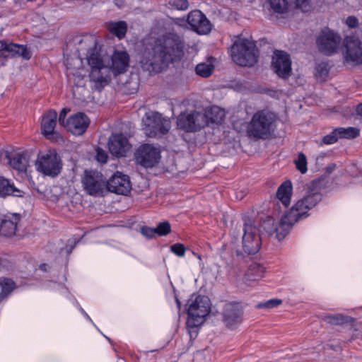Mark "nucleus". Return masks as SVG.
<instances>
[{
    "label": "nucleus",
    "mask_w": 362,
    "mask_h": 362,
    "mask_svg": "<svg viewBox=\"0 0 362 362\" xmlns=\"http://www.w3.org/2000/svg\"><path fill=\"white\" fill-rule=\"evenodd\" d=\"M305 190V192L303 197L285 212L277 226L275 224L274 219L271 216H267L263 220L258 227L259 234L267 235L276 234V238L279 240H282L296 222L307 218L309 216V211L322 200V195L318 182L315 181L307 185Z\"/></svg>",
    "instance_id": "f257e3e1"
},
{
    "label": "nucleus",
    "mask_w": 362,
    "mask_h": 362,
    "mask_svg": "<svg viewBox=\"0 0 362 362\" xmlns=\"http://www.w3.org/2000/svg\"><path fill=\"white\" fill-rule=\"evenodd\" d=\"M183 37L175 33H168L158 37L151 49L143 52L140 66L150 74L160 73L170 63L180 61L185 54Z\"/></svg>",
    "instance_id": "f03ea898"
},
{
    "label": "nucleus",
    "mask_w": 362,
    "mask_h": 362,
    "mask_svg": "<svg viewBox=\"0 0 362 362\" xmlns=\"http://www.w3.org/2000/svg\"><path fill=\"white\" fill-rule=\"evenodd\" d=\"M86 60L90 67L89 78L94 89L100 91L114 76L124 74L129 67L130 57L126 51L115 49L111 55V65L107 64V57L101 54V47L96 40L88 50Z\"/></svg>",
    "instance_id": "7ed1b4c3"
},
{
    "label": "nucleus",
    "mask_w": 362,
    "mask_h": 362,
    "mask_svg": "<svg viewBox=\"0 0 362 362\" xmlns=\"http://www.w3.org/2000/svg\"><path fill=\"white\" fill-rule=\"evenodd\" d=\"M276 115L270 111L262 110L255 113L248 124L247 133L255 139H266L274 131Z\"/></svg>",
    "instance_id": "20e7f679"
},
{
    "label": "nucleus",
    "mask_w": 362,
    "mask_h": 362,
    "mask_svg": "<svg viewBox=\"0 0 362 362\" xmlns=\"http://www.w3.org/2000/svg\"><path fill=\"white\" fill-rule=\"evenodd\" d=\"M230 55L233 61L241 66H252L258 59V49L254 42L247 39H240L231 47Z\"/></svg>",
    "instance_id": "39448f33"
},
{
    "label": "nucleus",
    "mask_w": 362,
    "mask_h": 362,
    "mask_svg": "<svg viewBox=\"0 0 362 362\" xmlns=\"http://www.w3.org/2000/svg\"><path fill=\"white\" fill-rule=\"evenodd\" d=\"M187 326L194 329L201 325L211 311L210 300L207 296L198 295L188 301Z\"/></svg>",
    "instance_id": "423d86ee"
},
{
    "label": "nucleus",
    "mask_w": 362,
    "mask_h": 362,
    "mask_svg": "<svg viewBox=\"0 0 362 362\" xmlns=\"http://www.w3.org/2000/svg\"><path fill=\"white\" fill-rule=\"evenodd\" d=\"M35 165L38 172L51 177H57L62 169L61 158L53 149L39 152Z\"/></svg>",
    "instance_id": "0eeeda50"
},
{
    "label": "nucleus",
    "mask_w": 362,
    "mask_h": 362,
    "mask_svg": "<svg viewBox=\"0 0 362 362\" xmlns=\"http://www.w3.org/2000/svg\"><path fill=\"white\" fill-rule=\"evenodd\" d=\"M243 230L242 247L244 252L248 255H255L262 245L259 229L252 219L245 218Z\"/></svg>",
    "instance_id": "6e6552de"
},
{
    "label": "nucleus",
    "mask_w": 362,
    "mask_h": 362,
    "mask_svg": "<svg viewBox=\"0 0 362 362\" xmlns=\"http://www.w3.org/2000/svg\"><path fill=\"white\" fill-rule=\"evenodd\" d=\"M142 121L145 126L146 134L149 137L162 136L170 129V122L158 112H146Z\"/></svg>",
    "instance_id": "1a4fd4ad"
},
{
    "label": "nucleus",
    "mask_w": 362,
    "mask_h": 362,
    "mask_svg": "<svg viewBox=\"0 0 362 362\" xmlns=\"http://www.w3.org/2000/svg\"><path fill=\"white\" fill-rule=\"evenodd\" d=\"M316 44L320 52L330 57L338 53L341 45V37L338 33L327 28L320 32Z\"/></svg>",
    "instance_id": "9d476101"
},
{
    "label": "nucleus",
    "mask_w": 362,
    "mask_h": 362,
    "mask_svg": "<svg viewBox=\"0 0 362 362\" xmlns=\"http://www.w3.org/2000/svg\"><path fill=\"white\" fill-rule=\"evenodd\" d=\"M342 52L345 62L351 65L362 64V42L355 36H346L343 41Z\"/></svg>",
    "instance_id": "9b49d317"
},
{
    "label": "nucleus",
    "mask_w": 362,
    "mask_h": 362,
    "mask_svg": "<svg viewBox=\"0 0 362 362\" xmlns=\"http://www.w3.org/2000/svg\"><path fill=\"white\" fill-rule=\"evenodd\" d=\"M82 182L86 192L94 197L103 196L107 188L103 174L98 171L86 170Z\"/></svg>",
    "instance_id": "f8f14e48"
},
{
    "label": "nucleus",
    "mask_w": 362,
    "mask_h": 362,
    "mask_svg": "<svg viewBox=\"0 0 362 362\" xmlns=\"http://www.w3.org/2000/svg\"><path fill=\"white\" fill-rule=\"evenodd\" d=\"M204 118L203 113L199 111L184 112L177 117V124L186 132H194L205 127Z\"/></svg>",
    "instance_id": "ddd939ff"
},
{
    "label": "nucleus",
    "mask_w": 362,
    "mask_h": 362,
    "mask_svg": "<svg viewBox=\"0 0 362 362\" xmlns=\"http://www.w3.org/2000/svg\"><path fill=\"white\" fill-rule=\"evenodd\" d=\"M136 162L140 165L148 168L154 167L160 159V151L151 144L141 145L136 151Z\"/></svg>",
    "instance_id": "4468645a"
},
{
    "label": "nucleus",
    "mask_w": 362,
    "mask_h": 362,
    "mask_svg": "<svg viewBox=\"0 0 362 362\" xmlns=\"http://www.w3.org/2000/svg\"><path fill=\"white\" fill-rule=\"evenodd\" d=\"M66 281V277L64 275L62 277V280L59 282L54 281H45L42 284V287L45 289L50 290L56 292H59V293L69 300L72 302V303L78 309L80 313L83 315V316L89 321L99 331L100 329L98 327L95 325V324L93 322L90 317L88 315V313L84 310V309L80 305L78 302L76 300L74 296L70 293L69 289L66 288V286L64 284V281Z\"/></svg>",
    "instance_id": "2eb2a0df"
},
{
    "label": "nucleus",
    "mask_w": 362,
    "mask_h": 362,
    "mask_svg": "<svg viewBox=\"0 0 362 362\" xmlns=\"http://www.w3.org/2000/svg\"><path fill=\"white\" fill-rule=\"evenodd\" d=\"M13 57H22L24 59H30L31 53L26 45L15 43H7L0 40V62L4 66L7 59Z\"/></svg>",
    "instance_id": "dca6fc26"
},
{
    "label": "nucleus",
    "mask_w": 362,
    "mask_h": 362,
    "mask_svg": "<svg viewBox=\"0 0 362 362\" xmlns=\"http://www.w3.org/2000/svg\"><path fill=\"white\" fill-rule=\"evenodd\" d=\"M272 66L274 71L281 78H288L291 74V59L286 52L276 50L272 56Z\"/></svg>",
    "instance_id": "f3484780"
},
{
    "label": "nucleus",
    "mask_w": 362,
    "mask_h": 362,
    "mask_svg": "<svg viewBox=\"0 0 362 362\" xmlns=\"http://www.w3.org/2000/svg\"><path fill=\"white\" fill-rule=\"evenodd\" d=\"M106 185L108 191L117 194L127 195L132 189L129 176L118 171L106 182Z\"/></svg>",
    "instance_id": "a211bd4d"
},
{
    "label": "nucleus",
    "mask_w": 362,
    "mask_h": 362,
    "mask_svg": "<svg viewBox=\"0 0 362 362\" xmlns=\"http://www.w3.org/2000/svg\"><path fill=\"white\" fill-rule=\"evenodd\" d=\"M187 21L191 29L199 35L208 34L211 30L210 21L199 10L189 13Z\"/></svg>",
    "instance_id": "6ab92c4d"
},
{
    "label": "nucleus",
    "mask_w": 362,
    "mask_h": 362,
    "mask_svg": "<svg viewBox=\"0 0 362 362\" xmlns=\"http://www.w3.org/2000/svg\"><path fill=\"white\" fill-rule=\"evenodd\" d=\"M90 123L89 117L83 112H78L70 116L66 121V128L75 136H81Z\"/></svg>",
    "instance_id": "aec40b11"
},
{
    "label": "nucleus",
    "mask_w": 362,
    "mask_h": 362,
    "mask_svg": "<svg viewBox=\"0 0 362 362\" xmlns=\"http://www.w3.org/2000/svg\"><path fill=\"white\" fill-rule=\"evenodd\" d=\"M21 220L19 214H8L0 217V235L6 238L17 236Z\"/></svg>",
    "instance_id": "412c9836"
},
{
    "label": "nucleus",
    "mask_w": 362,
    "mask_h": 362,
    "mask_svg": "<svg viewBox=\"0 0 362 362\" xmlns=\"http://www.w3.org/2000/svg\"><path fill=\"white\" fill-rule=\"evenodd\" d=\"M108 148L112 156L124 157L130 150L131 145L128 139L122 134H112L108 142Z\"/></svg>",
    "instance_id": "4be33fe9"
},
{
    "label": "nucleus",
    "mask_w": 362,
    "mask_h": 362,
    "mask_svg": "<svg viewBox=\"0 0 362 362\" xmlns=\"http://www.w3.org/2000/svg\"><path fill=\"white\" fill-rule=\"evenodd\" d=\"M242 314L243 311L239 303H226L223 310V321L227 327L233 329L240 322Z\"/></svg>",
    "instance_id": "5701e85b"
},
{
    "label": "nucleus",
    "mask_w": 362,
    "mask_h": 362,
    "mask_svg": "<svg viewBox=\"0 0 362 362\" xmlns=\"http://www.w3.org/2000/svg\"><path fill=\"white\" fill-rule=\"evenodd\" d=\"M57 122V113L54 110L46 112L42 118L41 132L42 134L50 139L54 134V129Z\"/></svg>",
    "instance_id": "b1692460"
},
{
    "label": "nucleus",
    "mask_w": 362,
    "mask_h": 362,
    "mask_svg": "<svg viewBox=\"0 0 362 362\" xmlns=\"http://www.w3.org/2000/svg\"><path fill=\"white\" fill-rule=\"evenodd\" d=\"M203 115L205 126H210L213 128L221 124L226 116L223 109L218 106H212L206 109Z\"/></svg>",
    "instance_id": "393cba45"
},
{
    "label": "nucleus",
    "mask_w": 362,
    "mask_h": 362,
    "mask_svg": "<svg viewBox=\"0 0 362 362\" xmlns=\"http://www.w3.org/2000/svg\"><path fill=\"white\" fill-rule=\"evenodd\" d=\"M10 165L19 172H25L28 166V158L23 151H17L7 156Z\"/></svg>",
    "instance_id": "a878e982"
},
{
    "label": "nucleus",
    "mask_w": 362,
    "mask_h": 362,
    "mask_svg": "<svg viewBox=\"0 0 362 362\" xmlns=\"http://www.w3.org/2000/svg\"><path fill=\"white\" fill-rule=\"evenodd\" d=\"M293 194V185L290 180L284 181L278 188L276 192V198L285 207H288L291 204V196Z\"/></svg>",
    "instance_id": "bb28decb"
},
{
    "label": "nucleus",
    "mask_w": 362,
    "mask_h": 362,
    "mask_svg": "<svg viewBox=\"0 0 362 362\" xmlns=\"http://www.w3.org/2000/svg\"><path fill=\"white\" fill-rule=\"evenodd\" d=\"M8 195L22 197V191L16 187L9 180L0 176V197H5Z\"/></svg>",
    "instance_id": "cd10ccee"
},
{
    "label": "nucleus",
    "mask_w": 362,
    "mask_h": 362,
    "mask_svg": "<svg viewBox=\"0 0 362 362\" xmlns=\"http://www.w3.org/2000/svg\"><path fill=\"white\" fill-rule=\"evenodd\" d=\"M107 28L111 34L119 40L124 37L127 31V24L125 21H110L107 23Z\"/></svg>",
    "instance_id": "c85d7f7f"
},
{
    "label": "nucleus",
    "mask_w": 362,
    "mask_h": 362,
    "mask_svg": "<svg viewBox=\"0 0 362 362\" xmlns=\"http://www.w3.org/2000/svg\"><path fill=\"white\" fill-rule=\"evenodd\" d=\"M16 287V283L9 278H0V303L9 296Z\"/></svg>",
    "instance_id": "c756f323"
},
{
    "label": "nucleus",
    "mask_w": 362,
    "mask_h": 362,
    "mask_svg": "<svg viewBox=\"0 0 362 362\" xmlns=\"http://www.w3.org/2000/svg\"><path fill=\"white\" fill-rule=\"evenodd\" d=\"M264 272L265 268L262 265L258 263H252L247 270V279L257 281L263 277Z\"/></svg>",
    "instance_id": "7c9ffc66"
},
{
    "label": "nucleus",
    "mask_w": 362,
    "mask_h": 362,
    "mask_svg": "<svg viewBox=\"0 0 362 362\" xmlns=\"http://www.w3.org/2000/svg\"><path fill=\"white\" fill-rule=\"evenodd\" d=\"M338 139H355L359 135V129L356 127H337L336 128Z\"/></svg>",
    "instance_id": "2f4dec72"
},
{
    "label": "nucleus",
    "mask_w": 362,
    "mask_h": 362,
    "mask_svg": "<svg viewBox=\"0 0 362 362\" xmlns=\"http://www.w3.org/2000/svg\"><path fill=\"white\" fill-rule=\"evenodd\" d=\"M214 69V66L211 64L200 63L195 67V72L198 76L203 78L209 77Z\"/></svg>",
    "instance_id": "473e14b6"
},
{
    "label": "nucleus",
    "mask_w": 362,
    "mask_h": 362,
    "mask_svg": "<svg viewBox=\"0 0 362 362\" xmlns=\"http://www.w3.org/2000/svg\"><path fill=\"white\" fill-rule=\"evenodd\" d=\"M272 9L275 13H284L288 10V0H269Z\"/></svg>",
    "instance_id": "72a5a7b5"
},
{
    "label": "nucleus",
    "mask_w": 362,
    "mask_h": 362,
    "mask_svg": "<svg viewBox=\"0 0 362 362\" xmlns=\"http://www.w3.org/2000/svg\"><path fill=\"white\" fill-rule=\"evenodd\" d=\"M296 169L302 174H305L307 170V158L303 153H299L298 158L294 160Z\"/></svg>",
    "instance_id": "f704fd0d"
},
{
    "label": "nucleus",
    "mask_w": 362,
    "mask_h": 362,
    "mask_svg": "<svg viewBox=\"0 0 362 362\" xmlns=\"http://www.w3.org/2000/svg\"><path fill=\"white\" fill-rule=\"evenodd\" d=\"M325 320L327 322L335 325H343L348 322L347 317L341 314L328 315L325 316Z\"/></svg>",
    "instance_id": "c9c22d12"
},
{
    "label": "nucleus",
    "mask_w": 362,
    "mask_h": 362,
    "mask_svg": "<svg viewBox=\"0 0 362 362\" xmlns=\"http://www.w3.org/2000/svg\"><path fill=\"white\" fill-rule=\"evenodd\" d=\"M155 230L156 235L165 236L171 232V226L168 221L160 222Z\"/></svg>",
    "instance_id": "e433bc0d"
},
{
    "label": "nucleus",
    "mask_w": 362,
    "mask_h": 362,
    "mask_svg": "<svg viewBox=\"0 0 362 362\" xmlns=\"http://www.w3.org/2000/svg\"><path fill=\"white\" fill-rule=\"evenodd\" d=\"M315 0H296V6L301 9L303 12L310 11Z\"/></svg>",
    "instance_id": "4c0bfd02"
},
{
    "label": "nucleus",
    "mask_w": 362,
    "mask_h": 362,
    "mask_svg": "<svg viewBox=\"0 0 362 362\" xmlns=\"http://www.w3.org/2000/svg\"><path fill=\"white\" fill-rule=\"evenodd\" d=\"M338 136L336 128L333 129L329 134L324 136L322 139V143L326 145H330L336 143L338 141Z\"/></svg>",
    "instance_id": "58836bf2"
},
{
    "label": "nucleus",
    "mask_w": 362,
    "mask_h": 362,
    "mask_svg": "<svg viewBox=\"0 0 362 362\" xmlns=\"http://www.w3.org/2000/svg\"><path fill=\"white\" fill-rule=\"evenodd\" d=\"M282 303L281 300L278 298H273L270 299L269 300H267L266 302L259 303L257 307L258 308H274L279 305Z\"/></svg>",
    "instance_id": "ea45409f"
},
{
    "label": "nucleus",
    "mask_w": 362,
    "mask_h": 362,
    "mask_svg": "<svg viewBox=\"0 0 362 362\" xmlns=\"http://www.w3.org/2000/svg\"><path fill=\"white\" fill-rule=\"evenodd\" d=\"M170 251L177 257H184L186 248L182 243H175L170 246Z\"/></svg>",
    "instance_id": "a19ab883"
},
{
    "label": "nucleus",
    "mask_w": 362,
    "mask_h": 362,
    "mask_svg": "<svg viewBox=\"0 0 362 362\" xmlns=\"http://www.w3.org/2000/svg\"><path fill=\"white\" fill-rule=\"evenodd\" d=\"M169 4L177 10H186L189 6L187 0H170Z\"/></svg>",
    "instance_id": "79ce46f5"
},
{
    "label": "nucleus",
    "mask_w": 362,
    "mask_h": 362,
    "mask_svg": "<svg viewBox=\"0 0 362 362\" xmlns=\"http://www.w3.org/2000/svg\"><path fill=\"white\" fill-rule=\"evenodd\" d=\"M80 240L81 238L74 236L72 238L68 240L65 247L63 250H65L67 255H70L76 245L79 243Z\"/></svg>",
    "instance_id": "37998d69"
},
{
    "label": "nucleus",
    "mask_w": 362,
    "mask_h": 362,
    "mask_svg": "<svg viewBox=\"0 0 362 362\" xmlns=\"http://www.w3.org/2000/svg\"><path fill=\"white\" fill-rule=\"evenodd\" d=\"M141 233L148 239H152L156 236L155 228L146 226L141 228Z\"/></svg>",
    "instance_id": "c03bdc74"
},
{
    "label": "nucleus",
    "mask_w": 362,
    "mask_h": 362,
    "mask_svg": "<svg viewBox=\"0 0 362 362\" xmlns=\"http://www.w3.org/2000/svg\"><path fill=\"white\" fill-rule=\"evenodd\" d=\"M318 356H319L318 353L315 351V349L313 348L308 349L306 351V352L303 353L300 355V358L305 361L315 360Z\"/></svg>",
    "instance_id": "a18cd8bd"
},
{
    "label": "nucleus",
    "mask_w": 362,
    "mask_h": 362,
    "mask_svg": "<svg viewBox=\"0 0 362 362\" xmlns=\"http://www.w3.org/2000/svg\"><path fill=\"white\" fill-rule=\"evenodd\" d=\"M327 64L325 63L319 64L316 66L317 76H318L321 78H325V77L327 76L329 70L327 69Z\"/></svg>",
    "instance_id": "49530a36"
},
{
    "label": "nucleus",
    "mask_w": 362,
    "mask_h": 362,
    "mask_svg": "<svg viewBox=\"0 0 362 362\" xmlns=\"http://www.w3.org/2000/svg\"><path fill=\"white\" fill-rule=\"evenodd\" d=\"M95 157H96V160L101 163H105L108 158V156H107V153L105 151H103L99 148L97 150V153H96Z\"/></svg>",
    "instance_id": "de8ad7c7"
},
{
    "label": "nucleus",
    "mask_w": 362,
    "mask_h": 362,
    "mask_svg": "<svg viewBox=\"0 0 362 362\" xmlns=\"http://www.w3.org/2000/svg\"><path fill=\"white\" fill-rule=\"evenodd\" d=\"M346 24L349 28H355L358 25V20L355 16H349L346 20Z\"/></svg>",
    "instance_id": "09e8293b"
},
{
    "label": "nucleus",
    "mask_w": 362,
    "mask_h": 362,
    "mask_svg": "<svg viewBox=\"0 0 362 362\" xmlns=\"http://www.w3.org/2000/svg\"><path fill=\"white\" fill-rule=\"evenodd\" d=\"M67 112H68V110L66 108H63L60 111L59 115L58 117L59 123L61 125L64 126L65 127H66V120H65V119H66Z\"/></svg>",
    "instance_id": "8fccbe9b"
},
{
    "label": "nucleus",
    "mask_w": 362,
    "mask_h": 362,
    "mask_svg": "<svg viewBox=\"0 0 362 362\" xmlns=\"http://www.w3.org/2000/svg\"><path fill=\"white\" fill-rule=\"evenodd\" d=\"M47 267H48V265L47 264L43 263L39 266V269L42 272H47Z\"/></svg>",
    "instance_id": "3c124183"
},
{
    "label": "nucleus",
    "mask_w": 362,
    "mask_h": 362,
    "mask_svg": "<svg viewBox=\"0 0 362 362\" xmlns=\"http://www.w3.org/2000/svg\"><path fill=\"white\" fill-rule=\"evenodd\" d=\"M356 112L358 115L362 116V103L359 104L356 107Z\"/></svg>",
    "instance_id": "603ef678"
},
{
    "label": "nucleus",
    "mask_w": 362,
    "mask_h": 362,
    "mask_svg": "<svg viewBox=\"0 0 362 362\" xmlns=\"http://www.w3.org/2000/svg\"><path fill=\"white\" fill-rule=\"evenodd\" d=\"M286 356L288 357V358L290 360V359H293V360H295L297 356H293L292 355H290V354H286Z\"/></svg>",
    "instance_id": "864d4df0"
},
{
    "label": "nucleus",
    "mask_w": 362,
    "mask_h": 362,
    "mask_svg": "<svg viewBox=\"0 0 362 362\" xmlns=\"http://www.w3.org/2000/svg\"><path fill=\"white\" fill-rule=\"evenodd\" d=\"M103 335L105 337V339H107L110 343H111V342H112L111 339H110V337H107L106 335H105V334H103Z\"/></svg>",
    "instance_id": "5fc2aeb1"
},
{
    "label": "nucleus",
    "mask_w": 362,
    "mask_h": 362,
    "mask_svg": "<svg viewBox=\"0 0 362 362\" xmlns=\"http://www.w3.org/2000/svg\"><path fill=\"white\" fill-rule=\"evenodd\" d=\"M351 175L353 177H356L357 176V175L354 173V170H351Z\"/></svg>",
    "instance_id": "6e6d98bb"
},
{
    "label": "nucleus",
    "mask_w": 362,
    "mask_h": 362,
    "mask_svg": "<svg viewBox=\"0 0 362 362\" xmlns=\"http://www.w3.org/2000/svg\"><path fill=\"white\" fill-rule=\"evenodd\" d=\"M176 302L177 303L178 307H180V300L177 298H176Z\"/></svg>",
    "instance_id": "4d7b16f0"
},
{
    "label": "nucleus",
    "mask_w": 362,
    "mask_h": 362,
    "mask_svg": "<svg viewBox=\"0 0 362 362\" xmlns=\"http://www.w3.org/2000/svg\"><path fill=\"white\" fill-rule=\"evenodd\" d=\"M351 169H352V168H353V169H356V165H351Z\"/></svg>",
    "instance_id": "13d9d810"
}]
</instances>
